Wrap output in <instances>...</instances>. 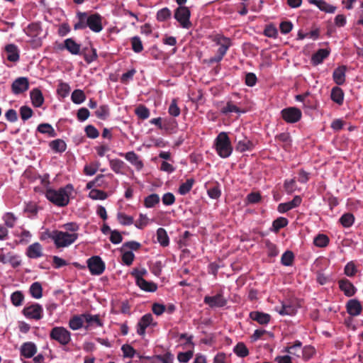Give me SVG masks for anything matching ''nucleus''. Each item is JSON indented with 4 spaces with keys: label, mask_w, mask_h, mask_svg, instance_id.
I'll return each mask as SVG.
<instances>
[{
    "label": "nucleus",
    "mask_w": 363,
    "mask_h": 363,
    "mask_svg": "<svg viewBox=\"0 0 363 363\" xmlns=\"http://www.w3.org/2000/svg\"><path fill=\"white\" fill-rule=\"evenodd\" d=\"M65 230H55L48 233L57 249L67 247L74 243L79 238V225L75 222L67 223L62 225Z\"/></svg>",
    "instance_id": "1"
},
{
    "label": "nucleus",
    "mask_w": 363,
    "mask_h": 363,
    "mask_svg": "<svg viewBox=\"0 0 363 363\" xmlns=\"http://www.w3.org/2000/svg\"><path fill=\"white\" fill-rule=\"evenodd\" d=\"M77 21L74 24V30H84L89 28L94 33L101 32L103 28V17L98 13H89L80 12L77 13Z\"/></svg>",
    "instance_id": "2"
},
{
    "label": "nucleus",
    "mask_w": 363,
    "mask_h": 363,
    "mask_svg": "<svg viewBox=\"0 0 363 363\" xmlns=\"http://www.w3.org/2000/svg\"><path fill=\"white\" fill-rule=\"evenodd\" d=\"M73 191V186L68 184L58 189L47 188V190L45 192V196L46 199L55 206L58 207H65L69 204L70 196Z\"/></svg>",
    "instance_id": "3"
},
{
    "label": "nucleus",
    "mask_w": 363,
    "mask_h": 363,
    "mask_svg": "<svg viewBox=\"0 0 363 363\" xmlns=\"http://www.w3.org/2000/svg\"><path fill=\"white\" fill-rule=\"evenodd\" d=\"M210 38L212 42L216 44V45L219 46V48L217 50L216 55L211 57L209 60V62L211 63L219 62L225 55L228 49L232 46V39L225 36L221 33L212 35Z\"/></svg>",
    "instance_id": "4"
},
{
    "label": "nucleus",
    "mask_w": 363,
    "mask_h": 363,
    "mask_svg": "<svg viewBox=\"0 0 363 363\" xmlns=\"http://www.w3.org/2000/svg\"><path fill=\"white\" fill-rule=\"evenodd\" d=\"M213 147L217 154L222 158L230 157L233 152V147L227 133L220 132L216 138Z\"/></svg>",
    "instance_id": "5"
},
{
    "label": "nucleus",
    "mask_w": 363,
    "mask_h": 363,
    "mask_svg": "<svg viewBox=\"0 0 363 363\" xmlns=\"http://www.w3.org/2000/svg\"><path fill=\"white\" fill-rule=\"evenodd\" d=\"M24 32L30 38L29 43L32 48L37 49L42 46V40L38 37L42 32V28L39 23H32L29 24L24 29Z\"/></svg>",
    "instance_id": "6"
},
{
    "label": "nucleus",
    "mask_w": 363,
    "mask_h": 363,
    "mask_svg": "<svg viewBox=\"0 0 363 363\" xmlns=\"http://www.w3.org/2000/svg\"><path fill=\"white\" fill-rule=\"evenodd\" d=\"M174 17L182 28L189 29L192 23L190 21L191 11L187 6H178L174 10Z\"/></svg>",
    "instance_id": "7"
},
{
    "label": "nucleus",
    "mask_w": 363,
    "mask_h": 363,
    "mask_svg": "<svg viewBox=\"0 0 363 363\" xmlns=\"http://www.w3.org/2000/svg\"><path fill=\"white\" fill-rule=\"evenodd\" d=\"M50 337L62 345H67L71 341V333L64 327H54L50 330Z\"/></svg>",
    "instance_id": "8"
},
{
    "label": "nucleus",
    "mask_w": 363,
    "mask_h": 363,
    "mask_svg": "<svg viewBox=\"0 0 363 363\" xmlns=\"http://www.w3.org/2000/svg\"><path fill=\"white\" fill-rule=\"evenodd\" d=\"M111 169L117 174L129 175L133 178L134 172L123 160L115 158L108 160Z\"/></svg>",
    "instance_id": "9"
},
{
    "label": "nucleus",
    "mask_w": 363,
    "mask_h": 363,
    "mask_svg": "<svg viewBox=\"0 0 363 363\" xmlns=\"http://www.w3.org/2000/svg\"><path fill=\"white\" fill-rule=\"evenodd\" d=\"M22 313L28 319L39 320L43 316V308L38 303H32L25 306Z\"/></svg>",
    "instance_id": "10"
},
{
    "label": "nucleus",
    "mask_w": 363,
    "mask_h": 363,
    "mask_svg": "<svg viewBox=\"0 0 363 363\" xmlns=\"http://www.w3.org/2000/svg\"><path fill=\"white\" fill-rule=\"evenodd\" d=\"M86 264L91 275H101L105 270V263L99 256H92L89 258Z\"/></svg>",
    "instance_id": "11"
},
{
    "label": "nucleus",
    "mask_w": 363,
    "mask_h": 363,
    "mask_svg": "<svg viewBox=\"0 0 363 363\" xmlns=\"http://www.w3.org/2000/svg\"><path fill=\"white\" fill-rule=\"evenodd\" d=\"M281 115L284 121L288 123H295L299 121L302 116L301 110L296 107H289L281 111Z\"/></svg>",
    "instance_id": "12"
},
{
    "label": "nucleus",
    "mask_w": 363,
    "mask_h": 363,
    "mask_svg": "<svg viewBox=\"0 0 363 363\" xmlns=\"http://www.w3.org/2000/svg\"><path fill=\"white\" fill-rule=\"evenodd\" d=\"M203 302L211 308H223L228 303L227 299L222 293H218L215 296H206Z\"/></svg>",
    "instance_id": "13"
},
{
    "label": "nucleus",
    "mask_w": 363,
    "mask_h": 363,
    "mask_svg": "<svg viewBox=\"0 0 363 363\" xmlns=\"http://www.w3.org/2000/svg\"><path fill=\"white\" fill-rule=\"evenodd\" d=\"M96 187L102 189L111 188L114 184L118 183V180L115 179L114 176L111 173L106 174H98L96 177Z\"/></svg>",
    "instance_id": "14"
},
{
    "label": "nucleus",
    "mask_w": 363,
    "mask_h": 363,
    "mask_svg": "<svg viewBox=\"0 0 363 363\" xmlns=\"http://www.w3.org/2000/svg\"><path fill=\"white\" fill-rule=\"evenodd\" d=\"M118 155L123 157L127 161H128L137 171H140L143 169V161L134 151H129L126 153L119 152Z\"/></svg>",
    "instance_id": "15"
},
{
    "label": "nucleus",
    "mask_w": 363,
    "mask_h": 363,
    "mask_svg": "<svg viewBox=\"0 0 363 363\" xmlns=\"http://www.w3.org/2000/svg\"><path fill=\"white\" fill-rule=\"evenodd\" d=\"M58 49L60 50L65 49L72 55H77L80 54L81 45L70 38L65 40L63 44H60Z\"/></svg>",
    "instance_id": "16"
},
{
    "label": "nucleus",
    "mask_w": 363,
    "mask_h": 363,
    "mask_svg": "<svg viewBox=\"0 0 363 363\" xmlns=\"http://www.w3.org/2000/svg\"><path fill=\"white\" fill-rule=\"evenodd\" d=\"M0 262L3 264H10L13 268L19 267L21 264V260L17 255L11 252L4 253L3 251L0 252Z\"/></svg>",
    "instance_id": "17"
},
{
    "label": "nucleus",
    "mask_w": 363,
    "mask_h": 363,
    "mask_svg": "<svg viewBox=\"0 0 363 363\" xmlns=\"http://www.w3.org/2000/svg\"><path fill=\"white\" fill-rule=\"evenodd\" d=\"M152 322L153 317L151 313H147L142 316L137 325V333L140 336H144L147 327L151 325H156V323H153Z\"/></svg>",
    "instance_id": "18"
},
{
    "label": "nucleus",
    "mask_w": 363,
    "mask_h": 363,
    "mask_svg": "<svg viewBox=\"0 0 363 363\" xmlns=\"http://www.w3.org/2000/svg\"><path fill=\"white\" fill-rule=\"evenodd\" d=\"M6 60L11 62H17L20 59V51L17 45L13 43L7 44L4 49Z\"/></svg>",
    "instance_id": "19"
},
{
    "label": "nucleus",
    "mask_w": 363,
    "mask_h": 363,
    "mask_svg": "<svg viewBox=\"0 0 363 363\" xmlns=\"http://www.w3.org/2000/svg\"><path fill=\"white\" fill-rule=\"evenodd\" d=\"M29 88L28 79L26 77H18L11 84V90L14 94L25 92Z\"/></svg>",
    "instance_id": "20"
},
{
    "label": "nucleus",
    "mask_w": 363,
    "mask_h": 363,
    "mask_svg": "<svg viewBox=\"0 0 363 363\" xmlns=\"http://www.w3.org/2000/svg\"><path fill=\"white\" fill-rule=\"evenodd\" d=\"M338 286L340 289L347 297L354 296L357 291L356 288L353 284L347 279H342L338 281Z\"/></svg>",
    "instance_id": "21"
},
{
    "label": "nucleus",
    "mask_w": 363,
    "mask_h": 363,
    "mask_svg": "<svg viewBox=\"0 0 363 363\" xmlns=\"http://www.w3.org/2000/svg\"><path fill=\"white\" fill-rule=\"evenodd\" d=\"M346 310L351 316H357L362 313V306L357 299H350L346 303Z\"/></svg>",
    "instance_id": "22"
},
{
    "label": "nucleus",
    "mask_w": 363,
    "mask_h": 363,
    "mask_svg": "<svg viewBox=\"0 0 363 363\" xmlns=\"http://www.w3.org/2000/svg\"><path fill=\"white\" fill-rule=\"evenodd\" d=\"M26 255L30 259L40 258L43 255V246L39 242H34L27 247Z\"/></svg>",
    "instance_id": "23"
},
{
    "label": "nucleus",
    "mask_w": 363,
    "mask_h": 363,
    "mask_svg": "<svg viewBox=\"0 0 363 363\" xmlns=\"http://www.w3.org/2000/svg\"><path fill=\"white\" fill-rule=\"evenodd\" d=\"M37 352V347L32 342H24L20 348L21 356L31 358Z\"/></svg>",
    "instance_id": "24"
},
{
    "label": "nucleus",
    "mask_w": 363,
    "mask_h": 363,
    "mask_svg": "<svg viewBox=\"0 0 363 363\" xmlns=\"http://www.w3.org/2000/svg\"><path fill=\"white\" fill-rule=\"evenodd\" d=\"M346 71L347 67L345 65H341L337 67L333 73V79L335 84L337 85H342L345 84L346 80Z\"/></svg>",
    "instance_id": "25"
},
{
    "label": "nucleus",
    "mask_w": 363,
    "mask_h": 363,
    "mask_svg": "<svg viewBox=\"0 0 363 363\" xmlns=\"http://www.w3.org/2000/svg\"><path fill=\"white\" fill-rule=\"evenodd\" d=\"M249 317L260 325H267L271 320L269 314L260 311H252L250 313Z\"/></svg>",
    "instance_id": "26"
},
{
    "label": "nucleus",
    "mask_w": 363,
    "mask_h": 363,
    "mask_svg": "<svg viewBox=\"0 0 363 363\" xmlns=\"http://www.w3.org/2000/svg\"><path fill=\"white\" fill-rule=\"evenodd\" d=\"M310 4L315 5L320 11L328 13H333L336 11V6L327 3L324 0H308Z\"/></svg>",
    "instance_id": "27"
},
{
    "label": "nucleus",
    "mask_w": 363,
    "mask_h": 363,
    "mask_svg": "<svg viewBox=\"0 0 363 363\" xmlns=\"http://www.w3.org/2000/svg\"><path fill=\"white\" fill-rule=\"evenodd\" d=\"M245 111L241 107L238 106L234 101H228L225 106L220 109V113L224 115H228L232 113H245Z\"/></svg>",
    "instance_id": "28"
},
{
    "label": "nucleus",
    "mask_w": 363,
    "mask_h": 363,
    "mask_svg": "<svg viewBox=\"0 0 363 363\" xmlns=\"http://www.w3.org/2000/svg\"><path fill=\"white\" fill-rule=\"evenodd\" d=\"M329 49H319L311 57V63L316 66L322 63L330 55Z\"/></svg>",
    "instance_id": "29"
},
{
    "label": "nucleus",
    "mask_w": 363,
    "mask_h": 363,
    "mask_svg": "<svg viewBox=\"0 0 363 363\" xmlns=\"http://www.w3.org/2000/svg\"><path fill=\"white\" fill-rule=\"evenodd\" d=\"M85 315L86 313L73 315L69 320V327L73 330L82 328L85 321Z\"/></svg>",
    "instance_id": "30"
},
{
    "label": "nucleus",
    "mask_w": 363,
    "mask_h": 363,
    "mask_svg": "<svg viewBox=\"0 0 363 363\" xmlns=\"http://www.w3.org/2000/svg\"><path fill=\"white\" fill-rule=\"evenodd\" d=\"M301 346L302 342L299 340H296L291 345L286 347L284 352L296 357L300 358L301 354Z\"/></svg>",
    "instance_id": "31"
},
{
    "label": "nucleus",
    "mask_w": 363,
    "mask_h": 363,
    "mask_svg": "<svg viewBox=\"0 0 363 363\" xmlns=\"http://www.w3.org/2000/svg\"><path fill=\"white\" fill-rule=\"evenodd\" d=\"M85 321L87 323V325L85 326L86 329H88L91 326H103V322L101 320L99 315H91L89 313H86Z\"/></svg>",
    "instance_id": "32"
},
{
    "label": "nucleus",
    "mask_w": 363,
    "mask_h": 363,
    "mask_svg": "<svg viewBox=\"0 0 363 363\" xmlns=\"http://www.w3.org/2000/svg\"><path fill=\"white\" fill-rule=\"evenodd\" d=\"M30 94L33 105L35 107H40L44 102L41 91L38 89H34L30 91Z\"/></svg>",
    "instance_id": "33"
},
{
    "label": "nucleus",
    "mask_w": 363,
    "mask_h": 363,
    "mask_svg": "<svg viewBox=\"0 0 363 363\" xmlns=\"http://www.w3.org/2000/svg\"><path fill=\"white\" fill-rule=\"evenodd\" d=\"M330 98L338 105H342L344 101L343 90L339 86L333 87L331 90Z\"/></svg>",
    "instance_id": "34"
},
{
    "label": "nucleus",
    "mask_w": 363,
    "mask_h": 363,
    "mask_svg": "<svg viewBox=\"0 0 363 363\" xmlns=\"http://www.w3.org/2000/svg\"><path fill=\"white\" fill-rule=\"evenodd\" d=\"M255 147L254 143L246 137L243 140H239L236 145V150L240 152L252 150Z\"/></svg>",
    "instance_id": "35"
},
{
    "label": "nucleus",
    "mask_w": 363,
    "mask_h": 363,
    "mask_svg": "<svg viewBox=\"0 0 363 363\" xmlns=\"http://www.w3.org/2000/svg\"><path fill=\"white\" fill-rule=\"evenodd\" d=\"M136 284L140 289L147 292H155L157 289V286L155 283L147 281L145 279H140L136 281Z\"/></svg>",
    "instance_id": "36"
},
{
    "label": "nucleus",
    "mask_w": 363,
    "mask_h": 363,
    "mask_svg": "<svg viewBox=\"0 0 363 363\" xmlns=\"http://www.w3.org/2000/svg\"><path fill=\"white\" fill-rule=\"evenodd\" d=\"M278 311L281 315H294L296 313L297 307L294 304L284 303Z\"/></svg>",
    "instance_id": "37"
},
{
    "label": "nucleus",
    "mask_w": 363,
    "mask_h": 363,
    "mask_svg": "<svg viewBox=\"0 0 363 363\" xmlns=\"http://www.w3.org/2000/svg\"><path fill=\"white\" fill-rule=\"evenodd\" d=\"M157 239L158 242L162 247H167L169 244V239L167 235V231L162 228H160L157 229Z\"/></svg>",
    "instance_id": "38"
},
{
    "label": "nucleus",
    "mask_w": 363,
    "mask_h": 363,
    "mask_svg": "<svg viewBox=\"0 0 363 363\" xmlns=\"http://www.w3.org/2000/svg\"><path fill=\"white\" fill-rule=\"evenodd\" d=\"M194 184H195L194 179L190 178V179H186L185 182L180 184V186L178 189V193L180 195H186L191 190Z\"/></svg>",
    "instance_id": "39"
},
{
    "label": "nucleus",
    "mask_w": 363,
    "mask_h": 363,
    "mask_svg": "<svg viewBox=\"0 0 363 363\" xmlns=\"http://www.w3.org/2000/svg\"><path fill=\"white\" fill-rule=\"evenodd\" d=\"M330 239L328 235L325 234H318L313 239V244L318 247H325L328 245Z\"/></svg>",
    "instance_id": "40"
},
{
    "label": "nucleus",
    "mask_w": 363,
    "mask_h": 363,
    "mask_svg": "<svg viewBox=\"0 0 363 363\" xmlns=\"http://www.w3.org/2000/svg\"><path fill=\"white\" fill-rule=\"evenodd\" d=\"M315 352L316 351L314 347L311 345H306L303 347H301V357L304 361H308L315 355Z\"/></svg>",
    "instance_id": "41"
},
{
    "label": "nucleus",
    "mask_w": 363,
    "mask_h": 363,
    "mask_svg": "<svg viewBox=\"0 0 363 363\" xmlns=\"http://www.w3.org/2000/svg\"><path fill=\"white\" fill-rule=\"evenodd\" d=\"M50 147L56 152H63L65 151L67 145L63 140L57 139L50 143Z\"/></svg>",
    "instance_id": "42"
},
{
    "label": "nucleus",
    "mask_w": 363,
    "mask_h": 363,
    "mask_svg": "<svg viewBox=\"0 0 363 363\" xmlns=\"http://www.w3.org/2000/svg\"><path fill=\"white\" fill-rule=\"evenodd\" d=\"M37 130L43 134H48L50 137H55L56 132L52 126L49 123H41L38 128Z\"/></svg>",
    "instance_id": "43"
},
{
    "label": "nucleus",
    "mask_w": 363,
    "mask_h": 363,
    "mask_svg": "<svg viewBox=\"0 0 363 363\" xmlns=\"http://www.w3.org/2000/svg\"><path fill=\"white\" fill-rule=\"evenodd\" d=\"M160 199L157 194H152L144 199V206L146 208H153L160 203Z\"/></svg>",
    "instance_id": "44"
},
{
    "label": "nucleus",
    "mask_w": 363,
    "mask_h": 363,
    "mask_svg": "<svg viewBox=\"0 0 363 363\" xmlns=\"http://www.w3.org/2000/svg\"><path fill=\"white\" fill-rule=\"evenodd\" d=\"M29 291L32 297L37 299L40 298L43 296V288L41 284L39 282L33 283L30 287Z\"/></svg>",
    "instance_id": "45"
},
{
    "label": "nucleus",
    "mask_w": 363,
    "mask_h": 363,
    "mask_svg": "<svg viewBox=\"0 0 363 363\" xmlns=\"http://www.w3.org/2000/svg\"><path fill=\"white\" fill-rule=\"evenodd\" d=\"M289 221L286 218L279 217L273 221L272 230L277 233L280 229L286 227Z\"/></svg>",
    "instance_id": "46"
},
{
    "label": "nucleus",
    "mask_w": 363,
    "mask_h": 363,
    "mask_svg": "<svg viewBox=\"0 0 363 363\" xmlns=\"http://www.w3.org/2000/svg\"><path fill=\"white\" fill-rule=\"evenodd\" d=\"M172 12L167 7L160 9L156 14V19L159 22H164L171 18Z\"/></svg>",
    "instance_id": "47"
},
{
    "label": "nucleus",
    "mask_w": 363,
    "mask_h": 363,
    "mask_svg": "<svg viewBox=\"0 0 363 363\" xmlns=\"http://www.w3.org/2000/svg\"><path fill=\"white\" fill-rule=\"evenodd\" d=\"M89 197L93 200H105L108 198V194L103 190L92 189L89 193Z\"/></svg>",
    "instance_id": "48"
},
{
    "label": "nucleus",
    "mask_w": 363,
    "mask_h": 363,
    "mask_svg": "<svg viewBox=\"0 0 363 363\" xmlns=\"http://www.w3.org/2000/svg\"><path fill=\"white\" fill-rule=\"evenodd\" d=\"M99 165H100V164L98 162H94L87 164L84 166L83 172L85 175L93 176L98 171Z\"/></svg>",
    "instance_id": "49"
},
{
    "label": "nucleus",
    "mask_w": 363,
    "mask_h": 363,
    "mask_svg": "<svg viewBox=\"0 0 363 363\" xmlns=\"http://www.w3.org/2000/svg\"><path fill=\"white\" fill-rule=\"evenodd\" d=\"M354 222V216L352 213H347L343 214L340 218V223L345 228L351 227Z\"/></svg>",
    "instance_id": "50"
},
{
    "label": "nucleus",
    "mask_w": 363,
    "mask_h": 363,
    "mask_svg": "<svg viewBox=\"0 0 363 363\" xmlns=\"http://www.w3.org/2000/svg\"><path fill=\"white\" fill-rule=\"evenodd\" d=\"M110 110L108 105H101L94 112L95 116L101 120H106L109 116Z\"/></svg>",
    "instance_id": "51"
},
{
    "label": "nucleus",
    "mask_w": 363,
    "mask_h": 363,
    "mask_svg": "<svg viewBox=\"0 0 363 363\" xmlns=\"http://www.w3.org/2000/svg\"><path fill=\"white\" fill-rule=\"evenodd\" d=\"M233 352L240 357H245L249 354V350L243 342H238L235 346Z\"/></svg>",
    "instance_id": "52"
},
{
    "label": "nucleus",
    "mask_w": 363,
    "mask_h": 363,
    "mask_svg": "<svg viewBox=\"0 0 363 363\" xmlns=\"http://www.w3.org/2000/svg\"><path fill=\"white\" fill-rule=\"evenodd\" d=\"M71 99L73 103L80 104L85 101L86 95L82 90L75 89L72 94Z\"/></svg>",
    "instance_id": "53"
},
{
    "label": "nucleus",
    "mask_w": 363,
    "mask_h": 363,
    "mask_svg": "<svg viewBox=\"0 0 363 363\" xmlns=\"http://www.w3.org/2000/svg\"><path fill=\"white\" fill-rule=\"evenodd\" d=\"M24 295L21 291H16L11 295V301L15 306H20L23 303Z\"/></svg>",
    "instance_id": "54"
},
{
    "label": "nucleus",
    "mask_w": 363,
    "mask_h": 363,
    "mask_svg": "<svg viewBox=\"0 0 363 363\" xmlns=\"http://www.w3.org/2000/svg\"><path fill=\"white\" fill-rule=\"evenodd\" d=\"M208 196L213 199H218L221 195L220 185L216 182L212 186L207 190Z\"/></svg>",
    "instance_id": "55"
},
{
    "label": "nucleus",
    "mask_w": 363,
    "mask_h": 363,
    "mask_svg": "<svg viewBox=\"0 0 363 363\" xmlns=\"http://www.w3.org/2000/svg\"><path fill=\"white\" fill-rule=\"evenodd\" d=\"M130 43L132 50L136 53L141 52L144 49L142 40L138 36H134L131 38Z\"/></svg>",
    "instance_id": "56"
},
{
    "label": "nucleus",
    "mask_w": 363,
    "mask_h": 363,
    "mask_svg": "<svg viewBox=\"0 0 363 363\" xmlns=\"http://www.w3.org/2000/svg\"><path fill=\"white\" fill-rule=\"evenodd\" d=\"M135 113L140 119L142 120L147 119L150 116V111L144 105H139L135 109Z\"/></svg>",
    "instance_id": "57"
},
{
    "label": "nucleus",
    "mask_w": 363,
    "mask_h": 363,
    "mask_svg": "<svg viewBox=\"0 0 363 363\" xmlns=\"http://www.w3.org/2000/svg\"><path fill=\"white\" fill-rule=\"evenodd\" d=\"M70 91V86L67 83L65 82H60L57 89V93L59 96L62 98H65L68 96Z\"/></svg>",
    "instance_id": "58"
},
{
    "label": "nucleus",
    "mask_w": 363,
    "mask_h": 363,
    "mask_svg": "<svg viewBox=\"0 0 363 363\" xmlns=\"http://www.w3.org/2000/svg\"><path fill=\"white\" fill-rule=\"evenodd\" d=\"M117 218L118 222L123 225H130L134 223L133 218L124 213H118L117 214Z\"/></svg>",
    "instance_id": "59"
},
{
    "label": "nucleus",
    "mask_w": 363,
    "mask_h": 363,
    "mask_svg": "<svg viewBox=\"0 0 363 363\" xmlns=\"http://www.w3.org/2000/svg\"><path fill=\"white\" fill-rule=\"evenodd\" d=\"M294 259V253L291 251L285 252L281 259V262L284 266H291Z\"/></svg>",
    "instance_id": "60"
},
{
    "label": "nucleus",
    "mask_w": 363,
    "mask_h": 363,
    "mask_svg": "<svg viewBox=\"0 0 363 363\" xmlns=\"http://www.w3.org/2000/svg\"><path fill=\"white\" fill-rule=\"evenodd\" d=\"M168 113L174 117H177L180 115L181 111L177 105V100L176 99H172L168 109Z\"/></svg>",
    "instance_id": "61"
},
{
    "label": "nucleus",
    "mask_w": 363,
    "mask_h": 363,
    "mask_svg": "<svg viewBox=\"0 0 363 363\" xmlns=\"http://www.w3.org/2000/svg\"><path fill=\"white\" fill-rule=\"evenodd\" d=\"M33 114V110L27 106H23L20 108V116L23 121H26L32 117Z\"/></svg>",
    "instance_id": "62"
},
{
    "label": "nucleus",
    "mask_w": 363,
    "mask_h": 363,
    "mask_svg": "<svg viewBox=\"0 0 363 363\" xmlns=\"http://www.w3.org/2000/svg\"><path fill=\"white\" fill-rule=\"evenodd\" d=\"M16 217L12 213H6L4 216V220L5 225L8 228H13L16 224Z\"/></svg>",
    "instance_id": "63"
},
{
    "label": "nucleus",
    "mask_w": 363,
    "mask_h": 363,
    "mask_svg": "<svg viewBox=\"0 0 363 363\" xmlns=\"http://www.w3.org/2000/svg\"><path fill=\"white\" fill-rule=\"evenodd\" d=\"M24 211L28 214V217L35 216L38 211V206L35 203L30 202L26 204Z\"/></svg>",
    "instance_id": "64"
}]
</instances>
